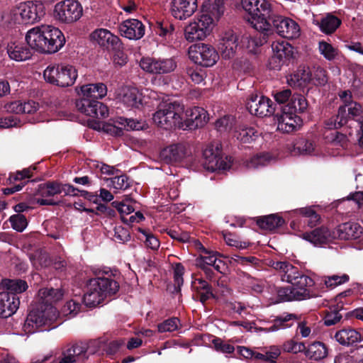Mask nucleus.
<instances>
[{
    "label": "nucleus",
    "instance_id": "1",
    "mask_svg": "<svg viewBox=\"0 0 363 363\" xmlns=\"http://www.w3.org/2000/svg\"><path fill=\"white\" fill-rule=\"evenodd\" d=\"M75 91L80 96L75 101V106L78 111L95 118H105L108 116V108L106 105L98 101L107 94V86L104 83H96L83 85L75 88Z\"/></svg>",
    "mask_w": 363,
    "mask_h": 363
},
{
    "label": "nucleus",
    "instance_id": "2",
    "mask_svg": "<svg viewBox=\"0 0 363 363\" xmlns=\"http://www.w3.org/2000/svg\"><path fill=\"white\" fill-rule=\"evenodd\" d=\"M25 39L31 49L44 54L57 52L66 42L64 34L59 28L46 24L28 30Z\"/></svg>",
    "mask_w": 363,
    "mask_h": 363
},
{
    "label": "nucleus",
    "instance_id": "3",
    "mask_svg": "<svg viewBox=\"0 0 363 363\" xmlns=\"http://www.w3.org/2000/svg\"><path fill=\"white\" fill-rule=\"evenodd\" d=\"M96 278L90 279L82 300L87 307L92 308L103 303L108 296L117 294L120 286L108 272H99Z\"/></svg>",
    "mask_w": 363,
    "mask_h": 363
},
{
    "label": "nucleus",
    "instance_id": "4",
    "mask_svg": "<svg viewBox=\"0 0 363 363\" xmlns=\"http://www.w3.org/2000/svg\"><path fill=\"white\" fill-rule=\"evenodd\" d=\"M258 28L268 36L274 34V32L289 39H294L300 35V27L296 21L290 18L278 15L273 10L264 21V24H259Z\"/></svg>",
    "mask_w": 363,
    "mask_h": 363
},
{
    "label": "nucleus",
    "instance_id": "5",
    "mask_svg": "<svg viewBox=\"0 0 363 363\" xmlns=\"http://www.w3.org/2000/svg\"><path fill=\"white\" fill-rule=\"evenodd\" d=\"M184 106L177 101L164 103L159 105L154 113L153 121L165 130L181 129Z\"/></svg>",
    "mask_w": 363,
    "mask_h": 363
},
{
    "label": "nucleus",
    "instance_id": "6",
    "mask_svg": "<svg viewBox=\"0 0 363 363\" xmlns=\"http://www.w3.org/2000/svg\"><path fill=\"white\" fill-rule=\"evenodd\" d=\"M363 108L360 104L350 101L338 108L337 113L325 121V127L329 130H337L354 120L359 128H363Z\"/></svg>",
    "mask_w": 363,
    "mask_h": 363
},
{
    "label": "nucleus",
    "instance_id": "7",
    "mask_svg": "<svg viewBox=\"0 0 363 363\" xmlns=\"http://www.w3.org/2000/svg\"><path fill=\"white\" fill-rule=\"evenodd\" d=\"M44 5L39 1L21 2L11 9V20L16 24H33L44 16Z\"/></svg>",
    "mask_w": 363,
    "mask_h": 363
},
{
    "label": "nucleus",
    "instance_id": "8",
    "mask_svg": "<svg viewBox=\"0 0 363 363\" xmlns=\"http://www.w3.org/2000/svg\"><path fill=\"white\" fill-rule=\"evenodd\" d=\"M241 6L250 16L249 21L257 30H259L258 25L264 24L273 10L267 0H241Z\"/></svg>",
    "mask_w": 363,
    "mask_h": 363
},
{
    "label": "nucleus",
    "instance_id": "9",
    "mask_svg": "<svg viewBox=\"0 0 363 363\" xmlns=\"http://www.w3.org/2000/svg\"><path fill=\"white\" fill-rule=\"evenodd\" d=\"M214 19L209 13H202L184 29V35L189 42L202 40L212 31Z\"/></svg>",
    "mask_w": 363,
    "mask_h": 363
},
{
    "label": "nucleus",
    "instance_id": "10",
    "mask_svg": "<svg viewBox=\"0 0 363 363\" xmlns=\"http://www.w3.org/2000/svg\"><path fill=\"white\" fill-rule=\"evenodd\" d=\"M189 58L196 65L202 67H212L219 59L216 50L211 45L198 43L190 46Z\"/></svg>",
    "mask_w": 363,
    "mask_h": 363
},
{
    "label": "nucleus",
    "instance_id": "11",
    "mask_svg": "<svg viewBox=\"0 0 363 363\" xmlns=\"http://www.w3.org/2000/svg\"><path fill=\"white\" fill-rule=\"evenodd\" d=\"M274 102L267 96L251 94L247 99L246 107L252 115L265 117L276 114Z\"/></svg>",
    "mask_w": 363,
    "mask_h": 363
},
{
    "label": "nucleus",
    "instance_id": "12",
    "mask_svg": "<svg viewBox=\"0 0 363 363\" xmlns=\"http://www.w3.org/2000/svg\"><path fill=\"white\" fill-rule=\"evenodd\" d=\"M203 167L210 172L217 170H227L230 168L232 164L231 157L226 156L225 159L220 155L219 149L216 152L213 147H208L203 151L202 158Z\"/></svg>",
    "mask_w": 363,
    "mask_h": 363
},
{
    "label": "nucleus",
    "instance_id": "13",
    "mask_svg": "<svg viewBox=\"0 0 363 363\" xmlns=\"http://www.w3.org/2000/svg\"><path fill=\"white\" fill-rule=\"evenodd\" d=\"M272 49L274 55L271 59L270 64L277 63L273 68L280 69L284 65H289L290 62H293L296 57L297 52L296 49L289 43L285 41L274 42L272 44Z\"/></svg>",
    "mask_w": 363,
    "mask_h": 363
},
{
    "label": "nucleus",
    "instance_id": "14",
    "mask_svg": "<svg viewBox=\"0 0 363 363\" xmlns=\"http://www.w3.org/2000/svg\"><path fill=\"white\" fill-rule=\"evenodd\" d=\"M208 112L201 107L194 106L186 110L182 115V130H193L203 127L208 121Z\"/></svg>",
    "mask_w": 363,
    "mask_h": 363
},
{
    "label": "nucleus",
    "instance_id": "15",
    "mask_svg": "<svg viewBox=\"0 0 363 363\" xmlns=\"http://www.w3.org/2000/svg\"><path fill=\"white\" fill-rule=\"evenodd\" d=\"M140 66L147 72L162 74L174 71L177 67V63L172 58L143 57L140 60Z\"/></svg>",
    "mask_w": 363,
    "mask_h": 363
},
{
    "label": "nucleus",
    "instance_id": "16",
    "mask_svg": "<svg viewBox=\"0 0 363 363\" xmlns=\"http://www.w3.org/2000/svg\"><path fill=\"white\" fill-rule=\"evenodd\" d=\"M51 313L36 304L35 308L30 311L23 326L26 333H33L40 326L45 325L48 319H51Z\"/></svg>",
    "mask_w": 363,
    "mask_h": 363
},
{
    "label": "nucleus",
    "instance_id": "17",
    "mask_svg": "<svg viewBox=\"0 0 363 363\" xmlns=\"http://www.w3.org/2000/svg\"><path fill=\"white\" fill-rule=\"evenodd\" d=\"M91 40L96 41L104 50L112 51L118 50L123 43L121 39L105 28H98L90 34Z\"/></svg>",
    "mask_w": 363,
    "mask_h": 363
},
{
    "label": "nucleus",
    "instance_id": "18",
    "mask_svg": "<svg viewBox=\"0 0 363 363\" xmlns=\"http://www.w3.org/2000/svg\"><path fill=\"white\" fill-rule=\"evenodd\" d=\"M63 296L64 291L61 289L43 288L38 291L37 304L51 313H55L53 305L61 301Z\"/></svg>",
    "mask_w": 363,
    "mask_h": 363
},
{
    "label": "nucleus",
    "instance_id": "19",
    "mask_svg": "<svg viewBox=\"0 0 363 363\" xmlns=\"http://www.w3.org/2000/svg\"><path fill=\"white\" fill-rule=\"evenodd\" d=\"M189 153L186 144L178 143L163 148L160 153V157L165 163L172 164L182 161Z\"/></svg>",
    "mask_w": 363,
    "mask_h": 363
},
{
    "label": "nucleus",
    "instance_id": "20",
    "mask_svg": "<svg viewBox=\"0 0 363 363\" xmlns=\"http://www.w3.org/2000/svg\"><path fill=\"white\" fill-rule=\"evenodd\" d=\"M281 279L296 287H310L314 284V281L310 277L302 274L291 264L287 267L286 273L281 275Z\"/></svg>",
    "mask_w": 363,
    "mask_h": 363
},
{
    "label": "nucleus",
    "instance_id": "21",
    "mask_svg": "<svg viewBox=\"0 0 363 363\" xmlns=\"http://www.w3.org/2000/svg\"><path fill=\"white\" fill-rule=\"evenodd\" d=\"M281 113H277L275 116L278 120V130L284 133H289L296 130L297 127H301L303 123L302 118L295 113L284 110L281 107Z\"/></svg>",
    "mask_w": 363,
    "mask_h": 363
},
{
    "label": "nucleus",
    "instance_id": "22",
    "mask_svg": "<svg viewBox=\"0 0 363 363\" xmlns=\"http://www.w3.org/2000/svg\"><path fill=\"white\" fill-rule=\"evenodd\" d=\"M45 79L59 86H68V68L67 65H60L57 67H48L44 71Z\"/></svg>",
    "mask_w": 363,
    "mask_h": 363
},
{
    "label": "nucleus",
    "instance_id": "23",
    "mask_svg": "<svg viewBox=\"0 0 363 363\" xmlns=\"http://www.w3.org/2000/svg\"><path fill=\"white\" fill-rule=\"evenodd\" d=\"M171 12L179 20H184L191 16L198 7L197 0H172Z\"/></svg>",
    "mask_w": 363,
    "mask_h": 363
},
{
    "label": "nucleus",
    "instance_id": "24",
    "mask_svg": "<svg viewBox=\"0 0 363 363\" xmlns=\"http://www.w3.org/2000/svg\"><path fill=\"white\" fill-rule=\"evenodd\" d=\"M62 190V186L56 182H48L47 184H40L35 196H40L43 198H35V200L37 203L41 206L55 205L56 202L52 199H45V197L53 196L55 194L61 193Z\"/></svg>",
    "mask_w": 363,
    "mask_h": 363
},
{
    "label": "nucleus",
    "instance_id": "25",
    "mask_svg": "<svg viewBox=\"0 0 363 363\" xmlns=\"http://www.w3.org/2000/svg\"><path fill=\"white\" fill-rule=\"evenodd\" d=\"M145 30L143 23L135 18L125 20L119 26L121 35L130 40L140 39L145 35Z\"/></svg>",
    "mask_w": 363,
    "mask_h": 363
},
{
    "label": "nucleus",
    "instance_id": "26",
    "mask_svg": "<svg viewBox=\"0 0 363 363\" xmlns=\"http://www.w3.org/2000/svg\"><path fill=\"white\" fill-rule=\"evenodd\" d=\"M303 238L315 246L328 244L335 240L333 230L330 231L325 226L318 227L311 232L304 233Z\"/></svg>",
    "mask_w": 363,
    "mask_h": 363
},
{
    "label": "nucleus",
    "instance_id": "27",
    "mask_svg": "<svg viewBox=\"0 0 363 363\" xmlns=\"http://www.w3.org/2000/svg\"><path fill=\"white\" fill-rule=\"evenodd\" d=\"M363 229L357 223L347 222L342 223L333 230L335 240H356L361 237Z\"/></svg>",
    "mask_w": 363,
    "mask_h": 363
},
{
    "label": "nucleus",
    "instance_id": "28",
    "mask_svg": "<svg viewBox=\"0 0 363 363\" xmlns=\"http://www.w3.org/2000/svg\"><path fill=\"white\" fill-rule=\"evenodd\" d=\"M20 306V297L0 292V317L6 318L14 314Z\"/></svg>",
    "mask_w": 363,
    "mask_h": 363
},
{
    "label": "nucleus",
    "instance_id": "29",
    "mask_svg": "<svg viewBox=\"0 0 363 363\" xmlns=\"http://www.w3.org/2000/svg\"><path fill=\"white\" fill-rule=\"evenodd\" d=\"M219 257H221L219 252L210 250V253L199 255L196 258L195 262L202 261V264H204L206 267H213L218 272L225 274L228 269V265L224 261L220 259Z\"/></svg>",
    "mask_w": 363,
    "mask_h": 363
},
{
    "label": "nucleus",
    "instance_id": "30",
    "mask_svg": "<svg viewBox=\"0 0 363 363\" xmlns=\"http://www.w3.org/2000/svg\"><path fill=\"white\" fill-rule=\"evenodd\" d=\"M238 36L233 32L225 33L219 45L223 58L230 59L234 56L238 45Z\"/></svg>",
    "mask_w": 363,
    "mask_h": 363
},
{
    "label": "nucleus",
    "instance_id": "31",
    "mask_svg": "<svg viewBox=\"0 0 363 363\" xmlns=\"http://www.w3.org/2000/svg\"><path fill=\"white\" fill-rule=\"evenodd\" d=\"M313 74L309 67H299L296 73L291 74L287 79L288 84L292 87L303 88L311 84Z\"/></svg>",
    "mask_w": 363,
    "mask_h": 363
},
{
    "label": "nucleus",
    "instance_id": "32",
    "mask_svg": "<svg viewBox=\"0 0 363 363\" xmlns=\"http://www.w3.org/2000/svg\"><path fill=\"white\" fill-rule=\"evenodd\" d=\"M256 223L261 229L271 231L282 227L285 224V220L277 214H269L257 217Z\"/></svg>",
    "mask_w": 363,
    "mask_h": 363
},
{
    "label": "nucleus",
    "instance_id": "33",
    "mask_svg": "<svg viewBox=\"0 0 363 363\" xmlns=\"http://www.w3.org/2000/svg\"><path fill=\"white\" fill-rule=\"evenodd\" d=\"M296 319L295 314L286 313L277 316L273 320V325L269 328H256L257 330L267 333L274 332L280 329H284L292 326L294 321Z\"/></svg>",
    "mask_w": 363,
    "mask_h": 363
},
{
    "label": "nucleus",
    "instance_id": "34",
    "mask_svg": "<svg viewBox=\"0 0 363 363\" xmlns=\"http://www.w3.org/2000/svg\"><path fill=\"white\" fill-rule=\"evenodd\" d=\"M335 337L342 345H352L362 340L361 333L351 328L338 330L336 332Z\"/></svg>",
    "mask_w": 363,
    "mask_h": 363
},
{
    "label": "nucleus",
    "instance_id": "35",
    "mask_svg": "<svg viewBox=\"0 0 363 363\" xmlns=\"http://www.w3.org/2000/svg\"><path fill=\"white\" fill-rule=\"evenodd\" d=\"M281 107L284 108V110L291 111L298 115L306 112L308 103L304 96L301 94L294 93L289 103Z\"/></svg>",
    "mask_w": 363,
    "mask_h": 363
},
{
    "label": "nucleus",
    "instance_id": "36",
    "mask_svg": "<svg viewBox=\"0 0 363 363\" xmlns=\"http://www.w3.org/2000/svg\"><path fill=\"white\" fill-rule=\"evenodd\" d=\"M119 96L120 101L127 108H138L141 104V99L138 97V91L135 88H123Z\"/></svg>",
    "mask_w": 363,
    "mask_h": 363
},
{
    "label": "nucleus",
    "instance_id": "37",
    "mask_svg": "<svg viewBox=\"0 0 363 363\" xmlns=\"http://www.w3.org/2000/svg\"><path fill=\"white\" fill-rule=\"evenodd\" d=\"M305 355L311 359L320 361L328 355V349L321 342H314L308 347L306 346Z\"/></svg>",
    "mask_w": 363,
    "mask_h": 363
},
{
    "label": "nucleus",
    "instance_id": "38",
    "mask_svg": "<svg viewBox=\"0 0 363 363\" xmlns=\"http://www.w3.org/2000/svg\"><path fill=\"white\" fill-rule=\"evenodd\" d=\"M87 345L84 342H77L69 348V363H82L88 358Z\"/></svg>",
    "mask_w": 363,
    "mask_h": 363
},
{
    "label": "nucleus",
    "instance_id": "39",
    "mask_svg": "<svg viewBox=\"0 0 363 363\" xmlns=\"http://www.w3.org/2000/svg\"><path fill=\"white\" fill-rule=\"evenodd\" d=\"M30 49L23 45H11L8 47L7 52L11 59L21 62L31 57Z\"/></svg>",
    "mask_w": 363,
    "mask_h": 363
},
{
    "label": "nucleus",
    "instance_id": "40",
    "mask_svg": "<svg viewBox=\"0 0 363 363\" xmlns=\"http://www.w3.org/2000/svg\"><path fill=\"white\" fill-rule=\"evenodd\" d=\"M342 21L337 16L328 13L318 23L320 30L325 34L333 33L341 25Z\"/></svg>",
    "mask_w": 363,
    "mask_h": 363
},
{
    "label": "nucleus",
    "instance_id": "41",
    "mask_svg": "<svg viewBox=\"0 0 363 363\" xmlns=\"http://www.w3.org/2000/svg\"><path fill=\"white\" fill-rule=\"evenodd\" d=\"M1 284L6 290L4 292L17 296L26 291L28 287L26 281L22 279H5L2 281Z\"/></svg>",
    "mask_w": 363,
    "mask_h": 363
},
{
    "label": "nucleus",
    "instance_id": "42",
    "mask_svg": "<svg viewBox=\"0 0 363 363\" xmlns=\"http://www.w3.org/2000/svg\"><path fill=\"white\" fill-rule=\"evenodd\" d=\"M259 33V37L245 36L242 38V43L246 47L249 52L255 53L256 49L267 42L269 36L265 35L264 32L257 30Z\"/></svg>",
    "mask_w": 363,
    "mask_h": 363
},
{
    "label": "nucleus",
    "instance_id": "43",
    "mask_svg": "<svg viewBox=\"0 0 363 363\" xmlns=\"http://www.w3.org/2000/svg\"><path fill=\"white\" fill-rule=\"evenodd\" d=\"M314 150L313 142L307 138L301 137L296 139L294 143V148L291 151L294 155H310Z\"/></svg>",
    "mask_w": 363,
    "mask_h": 363
},
{
    "label": "nucleus",
    "instance_id": "44",
    "mask_svg": "<svg viewBox=\"0 0 363 363\" xmlns=\"http://www.w3.org/2000/svg\"><path fill=\"white\" fill-rule=\"evenodd\" d=\"M152 26L156 34L161 37L169 38L174 30V24L169 20L164 18L157 21Z\"/></svg>",
    "mask_w": 363,
    "mask_h": 363
},
{
    "label": "nucleus",
    "instance_id": "45",
    "mask_svg": "<svg viewBox=\"0 0 363 363\" xmlns=\"http://www.w3.org/2000/svg\"><path fill=\"white\" fill-rule=\"evenodd\" d=\"M303 218V222L311 228L315 227L320 220V216L311 207L301 208L296 210Z\"/></svg>",
    "mask_w": 363,
    "mask_h": 363
},
{
    "label": "nucleus",
    "instance_id": "46",
    "mask_svg": "<svg viewBox=\"0 0 363 363\" xmlns=\"http://www.w3.org/2000/svg\"><path fill=\"white\" fill-rule=\"evenodd\" d=\"M271 160L269 153L261 152L252 156L245 161V165L249 169H255L259 167L266 166Z\"/></svg>",
    "mask_w": 363,
    "mask_h": 363
},
{
    "label": "nucleus",
    "instance_id": "47",
    "mask_svg": "<svg viewBox=\"0 0 363 363\" xmlns=\"http://www.w3.org/2000/svg\"><path fill=\"white\" fill-rule=\"evenodd\" d=\"M235 137L242 143H250L258 138V132L252 127H245L237 130Z\"/></svg>",
    "mask_w": 363,
    "mask_h": 363
},
{
    "label": "nucleus",
    "instance_id": "48",
    "mask_svg": "<svg viewBox=\"0 0 363 363\" xmlns=\"http://www.w3.org/2000/svg\"><path fill=\"white\" fill-rule=\"evenodd\" d=\"M68 12V0L57 3L54 7L52 16L55 20L60 23H67Z\"/></svg>",
    "mask_w": 363,
    "mask_h": 363
},
{
    "label": "nucleus",
    "instance_id": "49",
    "mask_svg": "<svg viewBox=\"0 0 363 363\" xmlns=\"http://www.w3.org/2000/svg\"><path fill=\"white\" fill-rule=\"evenodd\" d=\"M81 196L90 202L98 204L99 196L96 193L89 192L85 190L79 189L69 184V196Z\"/></svg>",
    "mask_w": 363,
    "mask_h": 363
},
{
    "label": "nucleus",
    "instance_id": "50",
    "mask_svg": "<svg viewBox=\"0 0 363 363\" xmlns=\"http://www.w3.org/2000/svg\"><path fill=\"white\" fill-rule=\"evenodd\" d=\"M112 186L116 189L126 190L132 186L133 180L126 174L116 176L111 179Z\"/></svg>",
    "mask_w": 363,
    "mask_h": 363
},
{
    "label": "nucleus",
    "instance_id": "51",
    "mask_svg": "<svg viewBox=\"0 0 363 363\" xmlns=\"http://www.w3.org/2000/svg\"><path fill=\"white\" fill-rule=\"evenodd\" d=\"M235 118L231 115L225 116L216 121V127L218 131H228L235 125Z\"/></svg>",
    "mask_w": 363,
    "mask_h": 363
},
{
    "label": "nucleus",
    "instance_id": "52",
    "mask_svg": "<svg viewBox=\"0 0 363 363\" xmlns=\"http://www.w3.org/2000/svg\"><path fill=\"white\" fill-rule=\"evenodd\" d=\"M9 222L13 229L18 232H23L28 225L26 216L23 214H15L9 218Z\"/></svg>",
    "mask_w": 363,
    "mask_h": 363
},
{
    "label": "nucleus",
    "instance_id": "53",
    "mask_svg": "<svg viewBox=\"0 0 363 363\" xmlns=\"http://www.w3.org/2000/svg\"><path fill=\"white\" fill-rule=\"evenodd\" d=\"M166 233L172 239L179 242L186 243L191 242V238L190 234L186 231H182L179 229H167Z\"/></svg>",
    "mask_w": 363,
    "mask_h": 363
},
{
    "label": "nucleus",
    "instance_id": "54",
    "mask_svg": "<svg viewBox=\"0 0 363 363\" xmlns=\"http://www.w3.org/2000/svg\"><path fill=\"white\" fill-rule=\"evenodd\" d=\"M318 49L320 54L328 60H334L337 55L336 49L325 41L319 42Z\"/></svg>",
    "mask_w": 363,
    "mask_h": 363
},
{
    "label": "nucleus",
    "instance_id": "55",
    "mask_svg": "<svg viewBox=\"0 0 363 363\" xmlns=\"http://www.w3.org/2000/svg\"><path fill=\"white\" fill-rule=\"evenodd\" d=\"M313 74L312 82L315 86H323L328 83L327 72L322 67H317Z\"/></svg>",
    "mask_w": 363,
    "mask_h": 363
},
{
    "label": "nucleus",
    "instance_id": "56",
    "mask_svg": "<svg viewBox=\"0 0 363 363\" xmlns=\"http://www.w3.org/2000/svg\"><path fill=\"white\" fill-rule=\"evenodd\" d=\"M179 323V320L177 318H168L157 325L158 331L160 333L175 331L178 328Z\"/></svg>",
    "mask_w": 363,
    "mask_h": 363
},
{
    "label": "nucleus",
    "instance_id": "57",
    "mask_svg": "<svg viewBox=\"0 0 363 363\" xmlns=\"http://www.w3.org/2000/svg\"><path fill=\"white\" fill-rule=\"evenodd\" d=\"M282 348L285 352L297 354L298 352H304L306 345L303 342H296L290 340L284 343Z\"/></svg>",
    "mask_w": 363,
    "mask_h": 363
},
{
    "label": "nucleus",
    "instance_id": "58",
    "mask_svg": "<svg viewBox=\"0 0 363 363\" xmlns=\"http://www.w3.org/2000/svg\"><path fill=\"white\" fill-rule=\"evenodd\" d=\"M349 279L350 277L346 274L342 276L333 275L325 279V284L327 288L333 289L337 286L347 282Z\"/></svg>",
    "mask_w": 363,
    "mask_h": 363
},
{
    "label": "nucleus",
    "instance_id": "59",
    "mask_svg": "<svg viewBox=\"0 0 363 363\" xmlns=\"http://www.w3.org/2000/svg\"><path fill=\"white\" fill-rule=\"evenodd\" d=\"M281 352L279 349L275 348L270 351L266 352L264 354L255 352V359L267 362L269 363H276V359L280 355Z\"/></svg>",
    "mask_w": 363,
    "mask_h": 363
},
{
    "label": "nucleus",
    "instance_id": "60",
    "mask_svg": "<svg viewBox=\"0 0 363 363\" xmlns=\"http://www.w3.org/2000/svg\"><path fill=\"white\" fill-rule=\"evenodd\" d=\"M83 9L77 0H69V21H77L82 16Z\"/></svg>",
    "mask_w": 363,
    "mask_h": 363
},
{
    "label": "nucleus",
    "instance_id": "61",
    "mask_svg": "<svg viewBox=\"0 0 363 363\" xmlns=\"http://www.w3.org/2000/svg\"><path fill=\"white\" fill-rule=\"evenodd\" d=\"M138 231L145 236V243L146 247L154 250L159 248L160 241L157 238L155 237L152 233L140 228H138Z\"/></svg>",
    "mask_w": 363,
    "mask_h": 363
},
{
    "label": "nucleus",
    "instance_id": "62",
    "mask_svg": "<svg viewBox=\"0 0 363 363\" xmlns=\"http://www.w3.org/2000/svg\"><path fill=\"white\" fill-rule=\"evenodd\" d=\"M116 123L122 125L123 130L126 129L127 130H140L142 128L141 123L140 122L136 121L132 118L118 117L116 119Z\"/></svg>",
    "mask_w": 363,
    "mask_h": 363
},
{
    "label": "nucleus",
    "instance_id": "63",
    "mask_svg": "<svg viewBox=\"0 0 363 363\" xmlns=\"http://www.w3.org/2000/svg\"><path fill=\"white\" fill-rule=\"evenodd\" d=\"M214 349L223 353L231 354L234 352L235 347L232 345L225 343L220 338L214 337L211 341Z\"/></svg>",
    "mask_w": 363,
    "mask_h": 363
},
{
    "label": "nucleus",
    "instance_id": "64",
    "mask_svg": "<svg viewBox=\"0 0 363 363\" xmlns=\"http://www.w3.org/2000/svg\"><path fill=\"white\" fill-rule=\"evenodd\" d=\"M112 52H114L113 56V62L116 66L121 67L127 63L128 56L123 52V43L119 47L118 50H113Z\"/></svg>",
    "mask_w": 363,
    "mask_h": 363
}]
</instances>
